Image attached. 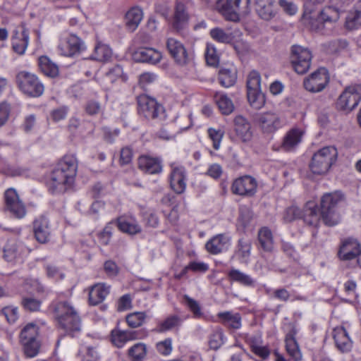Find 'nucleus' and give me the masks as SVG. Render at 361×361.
Segmentation results:
<instances>
[{
	"instance_id": "obj_24",
	"label": "nucleus",
	"mask_w": 361,
	"mask_h": 361,
	"mask_svg": "<svg viewBox=\"0 0 361 361\" xmlns=\"http://www.w3.org/2000/svg\"><path fill=\"white\" fill-rule=\"evenodd\" d=\"M360 250L358 242L356 240L349 238L343 242L338 255L341 260H351L357 257Z\"/></svg>"
},
{
	"instance_id": "obj_2",
	"label": "nucleus",
	"mask_w": 361,
	"mask_h": 361,
	"mask_svg": "<svg viewBox=\"0 0 361 361\" xmlns=\"http://www.w3.org/2000/svg\"><path fill=\"white\" fill-rule=\"evenodd\" d=\"M59 328L72 334L80 330L81 321L77 310L68 301H56L51 305Z\"/></svg>"
},
{
	"instance_id": "obj_5",
	"label": "nucleus",
	"mask_w": 361,
	"mask_h": 361,
	"mask_svg": "<svg viewBox=\"0 0 361 361\" xmlns=\"http://www.w3.org/2000/svg\"><path fill=\"white\" fill-rule=\"evenodd\" d=\"M138 113L147 120L162 121L166 118L165 110L156 99L142 94L137 97Z\"/></svg>"
},
{
	"instance_id": "obj_7",
	"label": "nucleus",
	"mask_w": 361,
	"mask_h": 361,
	"mask_svg": "<svg viewBox=\"0 0 361 361\" xmlns=\"http://www.w3.org/2000/svg\"><path fill=\"white\" fill-rule=\"evenodd\" d=\"M16 79L20 90L24 94L33 97L42 94L44 85L35 75L22 71L17 75Z\"/></svg>"
},
{
	"instance_id": "obj_1",
	"label": "nucleus",
	"mask_w": 361,
	"mask_h": 361,
	"mask_svg": "<svg viewBox=\"0 0 361 361\" xmlns=\"http://www.w3.org/2000/svg\"><path fill=\"white\" fill-rule=\"evenodd\" d=\"M78 170V161L73 154L65 155L51 171L47 187L52 194H62L71 189Z\"/></svg>"
},
{
	"instance_id": "obj_34",
	"label": "nucleus",
	"mask_w": 361,
	"mask_h": 361,
	"mask_svg": "<svg viewBox=\"0 0 361 361\" xmlns=\"http://www.w3.org/2000/svg\"><path fill=\"white\" fill-rule=\"evenodd\" d=\"M118 229L130 235H135L141 232V226L133 218L119 217L117 220Z\"/></svg>"
},
{
	"instance_id": "obj_9",
	"label": "nucleus",
	"mask_w": 361,
	"mask_h": 361,
	"mask_svg": "<svg viewBox=\"0 0 361 361\" xmlns=\"http://www.w3.org/2000/svg\"><path fill=\"white\" fill-rule=\"evenodd\" d=\"M312 58V54L308 49L299 45H293L291 47L290 63L298 74H304L308 71Z\"/></svg>"
},
{
	"instance_id": "obj_46",
	"label": "nucleus",
	"mask_w": 361,
	"mask_h": 361,
	"mask_svg": "<svg viewBox=\"0 0 361 361\" xmlns=\"http://www.w3.org/2000/svg\"><path fill=\"white\" fill-rule=\"evenodd\" d=\"M180 319L176 315L170 316L166 319L159 322L157 327L154 329L156 332L162 333L169 331L180 325Z\"/></svg>"
},
{
	"instance_id": "obj_59",
	"label": "nucleus",
	"mask_w": 361,
	"mask_h": 361,
	"mask_svg": "<svg viewBox=\"0 0 361 361\" xmlns=\"http://www.w3.org/2000/svg\"><path fill=\"white\" fill-rule=\"evenodd\" d=\"M253 216L252 211L245 207L240 209V215L238 217V223L245 227L252 220Z\"/></svg>"
},
{
	"instance_id": "obj_51",
	"label": "nucleus",
	"mask_w": 361,
	"mask_h": 361,
	"mask_svg": "<svg viewBox=\"0 0 361 361\" xmlns=\"http://www.w3.org/2000/svg\"><path fill=\"white\" fill-rule=\"evenodd\" d=\"M207 63L211 66H216L219 62V57L214 44H207L205 51Z\"/></svg>"
},
{
	"instance_id": "obj_29",
	"label": "nucleus",
	"mask_w": 361,
	"mask_h": 361,
	"mask_svg": "<svg viewBox=\"0 0 361 361\" xmlns=\"http://www.w3.org/2000/svg\"><path fill=\"white\" fill-rule=\"evenodd\" d=\"M302 131L298 128H293L285 135L281 145L282 150L290 152L300 143L302 137Z\"/></svg>"
},
{
	"instance_id": "obj_42",
	"label": "nucleus",
	"mask_w": 361,
	"mask_h": 361,
	"mask_svg": "<svg viewBox=\"0 0 361 361\" xmlns=\"http://www.w3.org/2000/svg\"><path fill=\"white\" fill-rule=\"evenodd\" d=\"M112 56V51L107 45L98 42L95 47L92 58L98 61H108Z\"/></svg>"
},
{
	"instance_id": "obj_14",
	"label": "nucleus",
	"mask_w": 361,
	"mask_h": 361,
	"mask_svg": "<svg viewBox=\"0 0 361 361\" xmlns=\"http://www.w3.org/2000/svg\"><path fill=\"white\" fill-rule=\"evenodd\" d=\"M256 123L263 133L271 134L282 127L283 123L279 114L266 112L259 114Z\"/></svg>"
},
{
	"instance_id": "obj_57",
	"label": "nucleus",
	"mask_w": 361,
	"mask_h": 361,
	"mask_svg": "<svg viewBox=\"0 0 361 361\" xmlns=\"http://www.w3.org/2000/svg\"><path fill=\"white\" fill-rule=\"evenodd\" d=\"M302 216V211L296 206H292L286 209L283 214V221L290 222Z\"/></svg>"
},
{
	"instance_id": "obj_64",
	"label": "nucleus",
	"mask_w": 361,
	"mask_h": 361,
	"mask_svg": "<svg viewBox=\"0 0 361 361\" xmlns=\"http://www.w3.org/2000/svg\"><path fill=\"white\" fill-rule=\"evenodd\" d=\"M157 76L156 74L150 72H146L141 74L139 77V83L142 87H145L149 84L156 81Z\"/></svg>"
},
{
	"instance_id": "obj_3",
	"label": "nucleus",
	"mask_w": 361,
	"mask_h": 361,
	"mask_svg": "<svg viewBox=\"0 0 361 361\" xmlns=\"http://www.w3.org/2000/svg\"><path fill=\"white\" fill-rule=\"evenodd\" d=\"M343 196L339 192L326 193L321 199L322 220L327 226L336 225L340 221V216L336 212V207L343 201Z\"/></svg>"
},
{
	"instance_id": "obj_13",
	"label": "nucleus",
	"mask_w": 361,
	"mask_h": 361,
	"mask_svg": "<svg viewBox=\"0 0 361 361\" xmlns=\"http://www.w3.org/2000/svg\"><path fill=\"white\" fill-rule=\"evenodd\" d=\"M4 200L6 209L13 216L21 219L25 216V207L14 188H11L5 191Z\"/></svg>"
},
{
	"instance_id": "obj_10",
	"label": "nucleus",
	"mask_w": 361,
	"mask_h": 361,
	"mask_svg": "<svg viewBox=\"0 0 361 361\" xmlns=\"http://www.w3.org/2000/svg\"><path fill=\"white\" fill-rule=\"evenodd\" d=\"M340 18V11L334 6H326L320 12L315 20L311 22V28L324 33L326 25H334Z\"/></svg>"
},
{
	"instance_id": "obj_17",
	"label": "nucleus",
	"mask_w": 361,
	"mask_h": 361,
	"mask_svg": "<svg viewBox=\"0 0 361 361\" xmlns=\"http://www.w3.org/2000/svg\"><path fill=\"white\" fill-rule=\"evenodd\" d=\"M29 39V30L25 27L24 24H22L13 31L11 37V47L13 51L18 55H23L28 46Z\"/></svg>"
},
{
	"instance_id": "obj_23",
	"label": "nucleus",
	"mask_w": 361,
	"mask_h": 361,
	"mask_svg": "<svg viewBox=\"0 0 361 361\" xmlns=\"http://www.w3.org/2000/svg\"><path fill=\"white\" fill-rule=\"evenodd\" d=\"M332 336L336 348L343 353L350 350L353 342L346 329L343 326H336L333 329Z\"/></svg>"
},
{
	"instance_id": "obj_58",
	"label": "nucleus",
	"mask_w": 361,
	"mask_h": 361,
	"mask_svg": "<svg viewBox=\"0 0 361 361\" xmlns=\"http://www.w3.org/2000/svg\"><path fill=\"white\" fill-rule=\"evenodd\" d=\"M47 275L49 278L54 280H59L63 278L64 274L54 264H47L45 266Z\"/></svg>"
},
{
	"instance_id": "obj_50",
	"label": "nucleus",
	"mask_w": 361,
	"mask_h": 361,
	"mask_svg": "<svg viewBox=\"0 0 361 361\" xmlns=\"http://www.w3.org/2000/svg\"><path fill=\"white\" fill-rule=\"evenodd\" d=\"M251 247L252 243L250 240L241 238L238 242L235 253L239 257L247 259L250 255Z\"/></svg>"
},
{
	"instance_id": "obj_8",
	"label": "nucleus",
	"mask_w": 361,
	"mask_h": 361,
	"mask_svg": "<svg viewBox=\"0 0 361 361\" xmlns=\"http://www.w3.org/2000/svg\"><path fill=\"white\" fill-rule=\"evenodd\" d=\"M361 100V85L347 87L336 102V108L341 111L349 113L354 109Z\"/></svg>"
},
{
	"instance_id": "obj_19",
	"label": "nucleus",
	"mask_w": 361,
	"mask_h": 361,
	"mask_svg": "<svg viewBox=\"0 0 361 361\" xmlns=\"http://www.w3.org/2000/svg\"><path fill=\"white\" fill-rule=\"evenodd\" d=\"M27 252V248L21 242L8 240L4 250V257L9 262H20Z\"/></svg>"
},
{
	"instance_id": "obj_62",
	"label": "nucleus",
	"mask_w": 361,
	"mask_h": 361,
	"mask_svg": "<svg viewBox=\"0 0 361 361\" xmlns=\"http://www.w3.org/2000/svg\"><path fill=\"white\" fill-rule=\"evenodd\" d=\"M157 350L159 353L164 355H169L172 350L171 339L166 338L163 341L159 342L157 344Z\"/></svg>"
},
{
	"instance_id": "obj_49",
	"label": "nucleus",
	"mask_w": 361,
	"mask_h": 361,
	"mask_svg": "<svg viewBox=\"0 0 361 361\" xmlns=\"http://www.w3.org/2000/svg\"><path fill=\"white\" fill-rule=\"evenodd\" d=\"M147 316L145 312H135L130 314H128L126 320L128 325L130 328H137L142 325L145 322Z\"/></svg>"
},
{
	"instance_id": "obj_26",
	"label": "nucleus",
	"mask_w": 361,
	"mask_h": 361,
	"mask_svg": "<svg viewBox=\"0 0 361 361\" xmlns=\"http://www.w3.org/2000/svg\"><path fill=\"white\" fill-rule=\"evenodd\" d=\"M304 221L312 226H317L320 222L322 216V211L319 212L317 205L314 202H308L306 203L303 211H302V216Z\"/></svg>"
},
{
	"instance_id": "obj_30",
	"label": "nucleus",
	"mask_w": 361,
	"mask_h": 361,
	"mask_svg": "<svg viewBox=\"0 0 361 361\" xmlns=\"http://www.w3.org/2000/svg\"><path fill=\"white\" fill-rule=\"evenodd\" d=\"M234 130L236 135L243 142L251 140L252 133L250 130V124L242 116H237L234 119Z\"/></svg>"
},
{
	"instance_id": "obj_63",
	"label": "nucleus",
	"mask_w": 361,
	"mask_h": 361,
	"mask_svg": "<svg viewBox=\"0 0 361 361\" xmlns=\"http://www.w3.org/2000/svg\"><path fill=\"white\" fill-rule=\"evenodd\" d=\"M1 312L9 323H14L18 317V312L17 307H6L2 309Z\"/></svg>"
},
{
	"instance_id": "obj_61",
	"label": "nucleus",
	"mask_w": 361,
	"mask_h": 361,
	"mask_svg": "<svg viewBox=\"0 0 361 361\" xmlns=\"http://www.w3.org/2000/svg\"><path fill=\"white\" fill-rule=\"evenodd\" d=\"M85 110L88 115L94 116L102 111V106L99 102L94 100H90L85 104Z\"/></svg>"
},
{
	"instance_id": "obj_15",
	"label": "nucleus",
	"mask_w": 361,
	"mask_h": 361,
	"mask_svg": "<svg viewBox=\"0 0 361 361\" xmlns=\"http://www.w3.org/2000/svg\"><path fill=\"white\" fill-rule=\"evenodd\" d=\"M170 167L171 187L177 194H182L186 188V170L183 166L176 162L171 163Z\"/></svg>"
},
{
	"instance_id": "obj_44",
	"label": "nucleus",
	"mask_w": 361,
	"mask_h": 361,
	"mask_svg": "<svg viewBox=\"0 0 361 361\" xmlns=\"http://www.w3.org/2000/svg\"><path fill=\"white\" fill-rule=\"evenodd\" d=\"M147 346L143 343H137L128 350V355L133 361H142L147 355Z\"/></svg>"
},
{
	"instance_id": "obj_18",
	"label": "nucleus",
	"mask_w": 361,
	"mask_h": 361,
	"mask_svg": "<svg viewBox=\"0 0 361 361\" xmlns=\"http://www.w3.org/2000/svg\"><path fill=\"white\" fill-rule=\"evenodd\" d=\"M145 335L140 331L114 329L111 332V341L118 348L123 347L128 341L141 339Z\"/></svg>"
},
{
	"instance_id": "obj_53",
	"label": "nucleus",
	"mask_w": 361,
	"mask_h": 361,
	"mask_svg": "<svg viewBox=\"0 0 361 361\" xmlns=\"http://www.w3.org/2000/svg\"><path fill=\"white\" fill-rule=\"evenodd\" d=\"M261 78L258 72L251 71L247 79V91L261 90Z\"/></svg>"
},
{
	"instance_id": "obj_36",
	"label": "nucleus",
	"mask_w": 361,
	"mask_h": 361,
	"mask_svg": "<svg viewBox=\"0 0 361 361\" xmlns=\"http://www.w3.org/2000/svg\"><path fill=\"white\" fill-rule=\"evenodd\" d=\"M361 27V0L356 9L350 11L345 18V27L348 30H357Z\"/></svg>"
},
{
	"instance_id": "obj_39",
	"label": "nucleus",
	"mask_w": 361,
	"mask_h": 361,
	"mask_svg": "<svg viewBox=\"0 0 361 361\" xmlns=\"http://www.w3.org/2000/svg\"><path fill=\"white\" fill-rule=\"evenodd\" d=\"M143 17L142 11L138 7L130 8L126 14V25L127 28L133 32L140 23Z\"/></svg>"
},
{
	"instance_id": "obj_55",
	"label": "nucleus",
	"mask_w": 361,
	"mask_h": 361,
	"mask_svg": "<svg viewBox=\"0 0 361 361\" xmlns=\"http://www.w3.org/2000/svg\"><path fill=\"white\" fill-rule=\"evenodd\" d=\"M224 343V336L221 329L214 331L209 341V347L212 349H219Z\"/></svg>"
},
{
	"instance_id": "obj_28",
	"label": "nucleus",
	"mask_w": 361,
	"mask_h": 361,
	"mask_svg": "<svg viewBox=\"0 0 361 361\" xmlns=\"http://www.w3.org/2000/svg\"><path fill=\"white\" fill-rule=\"evenodd\" d=\"M139 169L149 174L159 173L162 170L161 160L157 157L147 155L140 156L138 159Z\"/></svg>"
},
{
	"instance_id": "obj_52",
	"label": "nucleus",
	"mask_w": 361,
	"mask_h": 361,
	"mask_svg": "<svg viewBox=\"0 0 361 361\" xmlns=\"http://www.w3.org/2000/svg\"><path fill=\"white\" fill-rule=\"evenodd\" d=\"M208 269V265L204 262H191L185 267H184L178 277L180 278L181 276H184L189 270H191L194 272L204 273L206 272Z\"/></svg>"
},
{
	"instance_id": "obj_38",
	"label": "nucleus",
	"mask_w": 361,
	"mask_h": 361,
	"mask_svg": "<svg viewBox=\"0 0 361 361\" xmlns=\"http://www.w3.org/2000/svg\"><path fill=\"white\" fill-rule=\"evenodd\" d=\"M188 20V14L186 12V7L182 2H177L175 8V13L173 17V21L172 23L173 27L176 30L179 31L182 29L183 25Z\"/></svg>"
},
{
	"instance_id": "obj_6",
	"label": "nucleus",
	"mask_w": 361,
	"mask_h": 361,
	"mask_svg": "<svg viewBox=\"0 0 361 361\" xmlns=\"http://www.w3.org/2000/svg\"><path fill=\"white\" fill-rule=\"evenodd\" d=\"M38 330V327L31 323L27 324L21 331L20 341L27 357H33L39 353L40 344L37 339Z\"/></svg>"
},
{
	"instance_id": "obj_41",
	"label": "nucleus",
	"mask_w": 361,
	"mask_h": 361,
	"mask_svg": "<svg viewBox=\"0 0 361 361\" xmlns=\"http://www.w3.org/2000/svg\"><path fill=\"white\" fill-rule=\"evenodd\" d=\"M258 240L263 250L265 252L272 251L274 248L273 235L268 228L263 227L259 231Z\"/></svg>"
},
{
	"instance_id": "obj_31",
	"label": "nucleus",
	"mask_w": 361,
	"mask_h": 361,
	"mask_svg": "<svg viewBox=\"0 0 361 361\" xmlns=\"http://www.w3.org/2000/svg\"><path fill=\"white\" fill-rule=\"evenodd\" d=\"M218 80L224 87L234 85L237 80L236 68L233 65L221 68L219 71Z\"/></svg>"
},
{
	"instance_id": "obj_45",
	"label": "nucleus",
	"mask_w": 361,
	"mask_h": 361,
	"mask_svg": "<svg viewBox=\"0 0 361 361\" xmlns=\"http://www.w3.org/2000/svg\"><path fill=\"white\" fill-rule=\"evenodd\" d=\"M210 37L216 42L223 44H230L233 40V36L231 32H226L220 27H214L209 32Z\"/></svg>"
},
{
	"instance_id": "obj_16",
	"label": "nucleus",
	"mask_w": 361,
	"mask_h": 361,
	"mask_svg": "<svg viewBox=\"0 0 361 361\" xmlns=\"http://www.w3.org/2000/svg\"><path fill=\"white\" fill-rule=\"evenodd\" d=\"M256 180L250 176L235 179L231 186L233 193L241 196H252L257 190Z\"/></svg>"
},
{
	"instance_id": "obj_56",
	"label": "nucleus",
	"mask_w": 361,
	"mask_h": 361,
	"mask_svg": "<svg viewBox=\"0 0 361 361\" xmlns=\"http://www.w3.org/2000/svg\"><path fill=\"white\" fill-rule=\"evenodd\" d=\"M208 135L213 142V147L217 150L220 147L221 140L224 137V132L220 129L210 128L208 129Z\"/></svg>"
},
{
	"instance_id": "obj_4",
	"label": "nucleus",
	"mask_w": 361,
	"mask_h": 361,
	"mask_svg": "<svg viewBox=\"0 0 361 361\" xmlns=\"http://www.w3.org/2000/svg\"><path fill=\"white\" fill-rule=\"evenodd\" d=\"M337 150L334 147H324L318 150L312 158L310 164L314 174H325L337 159Z\"/></svg>"
},
{
	"instance_id": "obj_21",
	"label": "nucleus",
	"mask_w": 361,
	"mask_h": 361,
	"mask_svg": "<svg viewBox=\"0 0 361 361\" xmlns=\"http://www.w3.org/2000/svg\"><path fill=\"white\" fill-rule=\"evenodd\" d=\"M231 238L224 233L218 234L208 240L205 244L207 251L212 255H217L228 248Z\"/></svg>"
},
{
	"instance_id": "obj_27",
	"label": "nucleus",
	"mask_w": 361,
	"mask_h": 361,
	"mask_svg": "<svg viewBox=\"0 0 361 361\" xmlns=\"http://www.w3.org/2000/svg\"><path fill=\"white\" fill-rule=\"evenodd\" d=\"M255 10L258 16L265 20H269L276 13L274 0H256Z\"/></svg>"
},
{
	"instance_id": "obj_32",
	"label": "nucleus",
	"mask_w": 361,
	"mask_h": 361,
	"mask_svg": "<svg viewBox=\"0 0 361 361\" xmlns=\"http://www.w3.org/2000/svg\"><path fill=\"white\" fill-rule=\"evenodd\" d=\"M216 10L224 16L226 20L236 21L238 20L237 8H234V4L230 0H218L216 2Z\"/></svg>"
},
{
	"instance_id": "obj_47",
	"label": "nucleus",
	"mask_w": 361,
	"mask_h": 361,
	"mask_svg": "<svg viewBox=\"0 0 361 361\" xmlns=\"http://www.w3.org/2000/svg\"><path fill=\"white\" fill-rule=\"evenodd\" d=\"M250 104L256 109H259L265 104V97L261 90L247 91Z\"/></svg>"
},
{
	"instance_id": "obj_35",
	"label": "nucleus",
	"mask_w": 361,
	"mask_h": 361,
	"mask_svg": "<svg viewBox=\"0 0 361 361\" xmlns=\"http://www.w3.org/2000/svg\"><path fill=\"white\" fill-rule=\"evenodd\" d=\"M217 317L220 322L229 329H238L241 326V317L238 313L224 312L218 313Z\"/></svg>"
},
{
	"instance_id": "obj_40",
	"label": "nucleus",
	"mask_w": 361,
	"mask_h": 361,
	"mask_svg": "<svg viewBox=\"0 0 361 361\" xmlns=\"http://www.w3.org/2000/svg\"><path fill=\"white\" fill-rule=\"evenodd\" d=\"M38 63L41 71L45 75L54 78L59 75L58 66L53 63L47 56H42L39 57Z\"/></svg>"
},
{
	"instance_id": "obj_12",
	"label": "nucleus",
	"mask_w": 361,
	"mask_h": 361,
	"mask_svg": "<svg viewBox=\"0 0 361 361\" xmlns=\"http://www.w3.org/2000/svg\"><path fill=\"white\" fill-rule=\"evenodd\" d=\"M329 82V75L326 69L319 68L304 80L305 88L311 92L322 91Z\"/></svg>"
},
{
	"instance_id": "obj_37",
	"label": "nucleus",
	"mask_w": 361,
	"mask_h": 361,
	"mask_svg": "<svg viewBox=\"0 0 361 361\" xmlns=\"http://www.w3.org/2000/svg\"><path fill=\"white\" fill-rule=\"evenodd\" d=\"M227 275L231 281L237 282L247 287H254L255 286V281L250 275L238 269H231Z\"/></svg>"
},
{
	"instance_id": "obj_22",
	"label": "nucleus",
	"mask_w": 361,
	"mask_h": 361,
	"mask_svg": "<svg viewBox=\"0 0 361 361\" xmlns=\"http://www.w3.org/2000/svg\"><path fill=\"white\" fill-rule=\"evenodd\" d=\"M33 231L36 240L40 243L49 241L51 229L49 220L44 216H40L33 222Z\"/></svg>"
},
{
	"instance_id": "obj_33",
	"label": "nucleus",
	"mask_w": 361,
	"mask_h": 361,
	"mask_svg": "<svg viewBox=\"0 0 361 361\" xmlns=\"http://www.w3.org/2000/svg\"><path fill=\"white\" fill-rule=\"evenodd\" d=\"M109 293V286L104 283H97L93 286L89 292L90 304L96 305L102 302Z\"/></svg>"
},
{
	"instance_id": "obj_11",
	"label": "nucleus",
	"mask_w": 361,
	"mask_h": 361,
	"mask_svg": "<svg viewBox=\"0 0 361 361\" xmlns=\"http://www.w3.org/2000/svg\"><path fill=\"white\" fill-rule=\"evenodd\" d=\"M85 49V43L77 35L68 34L63 36L59 44L61 54L65 56H73Z\"/></svg>"
},
{
	"instance_id": "obj_20",
	"label": "nucleus",
	"mask_w": 361,
	"mask_h": 361,
	"mask_svg": "<svg viewBox=\"0 0 361 361\" xmlns=\"http://www.w3.org/2000/svg\"><path fill=\"white\" fill-rule=\"evenodd\" d=\"M166 48L171 57L180 65L188 61V54L185 46L178 39L169 37L166 40Z\"/></svg>"
},
{
	"instance_id": "obj_54",
	"label": "nucleus",
	"mask_w": 361,
	"mask_h": 361,
	"mask_svg": "<svg viewBox=\"0 0 361 361\" xmlns=\"http://www.w3.org/2000/svg\"><path fill=\"white\" fill-rule=\"evenodd\" d=\"M114 225L115 224L113 222L107 224L104 228L98 233V240L100 244L106 245L109 243Z\"/></svg>"
},
{
	"instance_id": "obj_43",
	"label": "nucleus",
	"mask_w": 361,
	"mask_h": 361,
	"mask_svg": "<svg viewBox=\"0 0 361 361\" xmlns=\"http://www.w3.org/2000/svg\"><path fill=\"white\" fill-rule=\"evenodd\" d=\"M214 99L219 110L223 114L228 115L233 111L234 105L227 95L222 93H216Z\"/></svg>"
},
{
	"instance_id": "obj_60",
	"label": "nucleus",
	"mask_w": 361,
	"mask_h": 361,
	"mask_svg": "<svg viewBox=\"0 0 361 361\" xmlns=\"http://www.w3.org/2000/svg\"><path fill=\"white\" fill-rule=\"evenodd\" d=\"M10 111L11 105L6 101L0 103V127L7 122Z\"/></svg>"
},
{
	"instance_id": "obj_25",
	"label": "nucleus",
	"mask_w": 361,
	"mask_h": 361,
	"mask_svg": "<svg viewBox=\"0 0 361 361\" xmlns=\"http://www.w3.org/2000/svg\"><path fill=\"white\" fill-rule=\"evenodd\" d=\"M133 58L136 61L156 64L161 58V53L152 48H140L133 54Z\"/></svg>"
},
{
	"instance_id": "obj_48",
	"label": "nucleus",
	"mask_w": 361,
	"mask_h": 361,
	"mask_svg": "<svg viewBox=\"0 0 361 361\" xmlns=\"http://www.w3.org/2000/svg\"><path fill=\"white\" fill-rule=\"evenodd\" d=\"M286 348L288 355L295 360L299 361L302 357L298 345L295 339L292 336L286 338Z\"/></svg>"
}]
</instances>
